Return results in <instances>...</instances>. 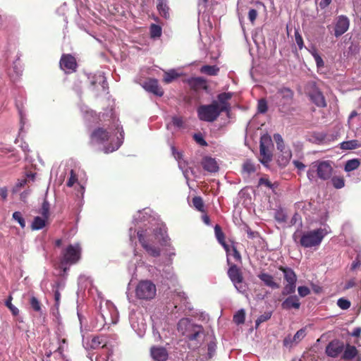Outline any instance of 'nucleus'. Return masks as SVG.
<instances>
[{
  "label": "nucleus",
  "instance_id": "1",
  "mask_svg": "<svg viewBox=\"0 0 361 361\" xmlns=\"http://www.w3.org/2000/svg\"><path fill=\"white\" fill-rule=\"evenodd\" d=\"M123 140V130L117 123L115 129L112 128L104 129L98 128L91 134V142L97 145L104 146L103 151L105 153L113 152L121 145Z\"/></svg>",
  "mask_w": 361,
  "mask_h": 361
},
{
  "label": "nucleus",
  "instance_id": "2",
  "mask_svg": "<svg viewBox=\"0 0 361 361\" xmlns=\"http://www.w3.org/2000/svg\"><path fill=\"white\" fill-rule=\"evenodd\" d=\"M137 236L140 243L145 251L154 257L160 255L161 250L159 247L155 246L156 243L162 244L166 241V231L164 226H157L153 229V233L149 231H139Z\"/></svg>",
  "mask_w": 361,
  "mask_h": 361
},
{
  "label": "nucleus",
  "instance_id": "3",
  "mask_svg": "<svg viewBox=\"0 0 361 361\" xmlns=\"http://www.w3.org/2000/svg\"><path fill=\"white\" fill-rule=\"evenodd\" d=\"M178 329L185 336L191 348H197L202 342L204 334L202 326L192 323L188 318L181 319L178 324Z\"/></svg>",
  "mask_w": 361,
  "mask_h": 361
},
{
  "label": "nucleus",
  "instance_id": "4",
  "mask_svg": "<svg viewBox=\"0 0 361 361\" xmlns=\"http://www.w3.org/2000/svg\"><path fill=\"white\" fill-rule=\"evenodd\" d=\"M328 233L329 231L326 228H319L306 232L302 235L300 243L304 247L318 246Z\"/></svg>",
  "mask_w": 361,
  "mask_h": 361
},
{
  "label": "nucleus",
  "instance_id": "5",
  "mask_svg": "<svg viewBox=\"0 0 361 361\" xmlns=\"http://www.w3.org/2000/svg\"><path fill=\"white\" fill-rule=\"evenodd\" d=\"M200 120L206 122H213L219 116L221 111L219 109L218 102H212L210 104L201 105L197 110Z\"/></svg>",
  "mask_w": 361,
  "mask_h": 361
},
{
  "label": "nucleus",
  "instance_id": "6",
  "mask_svg": "<svg viewBox=\"0 0 361 361\" xmlns=\"http://www.w3.org/2000/svg\"><path fill=\"white\" fill-rule=\"evenodd\" d=\"M100 317L103 319L104 324L109 325L116 324L118 321V312L115 305L106 301L100 305Z\"/></svg>",
  "mask_w": 361,
  "mask_h": 361
},
{
  "label": "nucleus",
  "instance_id": "7",
  "mask_svg": "<svg viewBox=\"0 0 361 361\" xmlns=\"http://www.w3.org/2000/svg\"><path fill=\"white\" fill-rule=\"evenodd\" d=\"M157 293L155 285L150 281L144 280L138 283L135 288L136 297L140 300L153 299Z\"/></svg>",
  "mask_w": 361,
  "mask_h": 361
},
{
  "label": "nucleus",
  "instance_id": "8",
  "mask_svg": "<svg viewBox=\"0 0 361 361\" xmlns=\"http://www.w3.org/2000/svg\"><path fill=\"white\" fill-rule=\"evenodd\" d=\"M81 248L78 243L68 245L63 252V257L61 262V267L63 268L64 271L66 268L63 266L66 264H75L80 257Z\"/></svg>",
  "mask_w": 361,
  "mask_h": 361
},
{
  "label": "nucleus",
  "instance_id": "9",
  "mask_svg": "<svg viewBox=\"0 0 361 361\" xmlns=\"http://www.w3.org/2000/svg\"><path fill=\"white\" fill-rule=\"evenodd\" d=\"M274 139L276 142L277 149L281 152L277 161L281 166L285 167L289 163L292 157L291 151L286 147L281 135L274 134Z\"/></svg>",
  "mask_w": 361,
  "mask_h": 361
},
{
  "label": "nucleus",
  "instance_id": "10",
  "mask_svg": "<svg viewBox=\"0 0 361 361\" xmlns=\"http://www.w3.org/2000/svg\"><path fill=\"white\" fill-rule=\"evenodd\" d=\"M228 276L238 292L243 293L246 291L247 286L243 281L242 272L236 265L231 266L228 270Z\"/></svg>",
  "mask_w": 361,
  "mask_h": 361
},
{
  "label": "nucleus",
  "instance_id": "11",
  "mask_svg": "<svg viewBox=\"0 0 361 361\" xmlns=\"http://www.w3.org/2000/svg\"><path fill=\"white\" fill-rule=\"evenodd\" d=\"M312 168L315 169L318 178L324 180L329 179L333 173V166L329 161H315L312 163Z\"/></svg>",
  "mask_w": 361,
  "mask_h": 361
},
{
  "label": "nucleus",
  "instance_id": "12",
  "mask_svg": "<svg viewBox=\"0 0 361 361\" xmlns=\"http://www.w3.org/2000/svg\"><path fill=\"white\" fill-rule=\"evenodd\" d=\"M271 147L272 140L271 137L268 135H263L260 140V161L264 165L271 160Z\"/></svg>",
  "mask_w": 361,
  "mask_h": 361
},
{
  "label": "nucleus",
  "instance_id": "13",
  "mask_svg": "<svg viewBox=\"0 0 361 361\" xmlns=\"http://www.w3.org/2000/svg\"><path fill=\"white\" fill-rule=\"evenodd\" d=\"M276 99L279 100L277 104L279 107L280 111H286L288 107L291 104L293 92L289 88H281L280 89L276 94Z\"/></svg>",
  "mask_w": 361,
  "mask_h": 361
},
{
  "label": "nucleus",
  "instance_id": "14",
  "mask_svg": "<svg viewBox=\"0 0 361 361\" xmlns=\"http://www.w3.org/2000/svg\"><path fill=\"white\" fill-rule=\"evenodd\" d=\"M311 90H309L308 94L311 100L319 107H325L326 102L325 98L321 91L316 87L314 84L310 85Z\"/></svg>",
  "mask_w": 361,
  "mask_h": 361
},
{
  "label": "nucleus",
  "instance_id": "15",
  "mask_svg": "<svg viewBox=\"0 0 361 361\" xmlns=\"http://www.w3.org/2000/svg\"><path fill=\"white\" fill-rule=\"evenodd\" d=\"M349 25L350 22L346 16H338L335 25V36L338 37L344 34L348 30Z\"/></svg>",
  "mask_w": 361,
  "mask_h": 361
},
{
  "label": "nucleus",
  "instance_id": "16",
  "mask_svg": "<svg viewBox=\"0 0 361 361\" xmlns=\"http://www.w3.org/2000/svg\"><path fill=\"white\" fill-rule=\"evenodd\" d=\"M142 87L147 92H152L157 96L161 97L164 94V91L159 86L158 81L156 79L146 80L143 83Z\"/></svg>",
  "mask_w": 361,
  "mask_h": 361
},
{
  "label": "nucleus",
  "instance_id": "17",
  "mask_svg": "<svg viewBox=\"0 0 361 361\" xmlns=\"http://www.w3.org/2000/svg\"><path fill=\"white\" fill-rule=\"evenodd\" d=\"M75 59L70 54H64L60 61V66L64 71H75L76 68Z\"/></svg>",
  "mask_w": 361,
  "mask_h": 361
},
{
  "label": "nucleus",
  "instance_id": "18",
  "mask_svg": "<svg viewBox=\"0 0 361 361\" xmlns=\"http://www.w3.org/2000/svg\"><path fill=\"white\" fill-rule=\"evenodd\" d=\"M233 94L231 92H224L218 95V107L221 112H228L231 108L228 101L231 99Z\"/></svg>",
  "mask_w": 361,
  "mask_h": 361
},
{
  "label": "nucleus",
  "instance_id": "19",
  "mask_svg": "<svg viewBox=\"0 0 361 361\" xmlns=\"http://www.w3.org/2000/svg\"><path fill=\"white\" fill-rule=\"evenodd\" d=\"M343 349V343L338 341L330 342L326 348V353L331 357H337Z\"/></svg>",
  "mask_w": 361,
  "mask_h": 361
},
{
  "label": "nucleus",
  "instance_id": "20",
  "mask_svg": "<svg viewBox=\"0 0 361 361\" xmlns=\"http://www.w3.org/2000/svg\"><path fill=\"white\" fill-rule=\"evenodd\" d=\"M201 164L203 169L210 173L218 171L219 165L215 159L210 157H205L202 159Z\"/></svg>",
  "mask_w": 361,
  "mask_h": 361
},
{
  "label": "nucleus",
  "instance_id": "21",
  "mask_svg": "<svg viewBox=\"0 0 361 361\" xmlns=\"http://www.w3.org/2000/svg\"><path fill=\"white\" fill-rule=\"evenodd\" d=\"M281 307L284 310H298L300 307L299 298L295 295H290L281 303Z\"/></svg>",
  "mask_w": 361,
  "mask_h": 361
},
{
  "label": "nucleus",
  "instance_id": "22",
  "mask_svg": "<svg viewBox=\"0 0 361 361\" xmlns=\"http://www.w3.org/2000/svg\"><path fill=\"white\" fill-rule=\"evenodd\" d=\"M151 355L156 361H165L168 357L166 350L163 347H152Z\"/></svg>",
  "mask_w": 361,
  "mask_h": 361
},
{
  "label": "nucleus",
  "instance_id": "23",
  "mask_svg": "<svg viewBox=\"0 0 361 361\" xmlns=\"http://www.w3.org/2000/svg\"><path fill=\"white\" fill-rule=\"evenodd\" d=\"M258 278L263 281L264 285L271 288L276 289L279 288V283L274 281V277L267 273H261L258 275Z\"/></svg>",
  "mask_w": 361,
  "mask_h": 361
},
{
  "label": "nucleus",
  "instance_id": "24",
  "mask_svg": "<svg viewBox=\"0 0 361 361\" xmlns=\"http://www.w3.org/2000/svg\"><path fill=\"white\" fill-rule=\"evenodd\" d=\"M279 270L283 273L284 279L287 283H296L297 276L293 269L288 267H280Z\"/></svg>",
  "mask_w": 361,
  "mask_h": 361
},
{
  "label": "nucleus",
  "instance_id": "25",
  "mask_svg": "<svg viewBox=\"0 0 361 361\" xmlns=\"http://www.w3.org/2000/svg\"><path fill=\"white\" fill-rule=\"evenodd\" d=\"M157 7L161 16L165 18H167L169 16V8L167 6L166 0H157Z\"/></svg>",
  "mask_w": 361,
  "mask_h": 361
},
{
  "label": "nucleus",
  "instance_id": "26",
  "mask_svg": "<svg viewBox=\"0 0 361 361\" xmlns=\"http://www.w3.org/2000/svg\"><path fill=\"white\" fill-rule=\"evenodd\" d=\"M180 76L175 70L172 69L164 73L163 81L165 83H170L176 80Z\"/></svg>",
  "mask_w": 361,
  "mask_h": 361
},
{
  "label": "nucleus",
  "instance_id": "27",
  "mask_svg": "<svg viewBox=\"0 0 361 361\" xmlns=\"http://www.w3.org/2000/svg\"><path fill=\"white\" fill-rule=\"evenodd\" d=\"M215 235L218 241L224 246L226 252H228V246L224 242V234L221 231V227L219 225H216L214 227Z\"/></svg>",
  "mask_w": 361,
  "mask_h": 361
},
{
  "label": "nucleus",
  "instance_id": "28",
  "mask_svg": "<svg viewBox=\"0 0 361 361\" xmlns=\"http://www.w3.org/2000/svg\"><path fill=\"white\" fill-rule=\"evenodd\" d=\"M357 353V350L355 346L353 345H348L344 350L343 358L345 360H351Z\"/></svg>",
  "mask_w": 361,
  "mask_h": 361
},
{
  "label": "nucleus",
  "instance_id": "29",
  "mask_svg": "<svg viewBox=\"0 0 361 361\" xmlns=\"http://www.w3.org/2000/svg\"><path fill=\"white\" fill-rule=\"evenodd\" d=\"M47 219L36 216L32 224V230H39L43 228L46 225V220Z\"/></svg>",
  "mask_w": 361,
  "mask_h": 361
},
{
  "label": "nucleus",
  "instance_id": "30",
  "mask_svg": "<svg viewBox=\"0 0 361 361\" xmlns=\"http://www.w3.org/2000/svg\"><path fill=\"white\" fill-rule=\"evenodd\" d=\"M243 171L250 175L256 171V166L252 161L247 160L243 164Z\"/></svg>",
  "mask_w": 361,
  "mask_h": 361
},
{
  "label": "nucleus",
  "instance_id": "31",
  "mask_svg": "<svg viewBox=\"0 0 361 361\" xmlns=\"http://www.w3.org/2000/svg\"><path fill=\"white\" fill-rule=\"evenodd\" d=\"M106 345L105 339L103 336H95L91 340L90 347L92 348H97L100 345L103 348Z\"/></svg>",
  "mask_w": 361,
  "mask_h": 361
},
{
  "label": "nucleus",
  "instance_id": "32",
  "mask_svg": "<svg viewBox=\"0 0 361 361\" xmlns=\"http://www.w3.org/2000/svg\"><path fill=\"white\" fill-rule=\"evenodd\" d=\"M200 71L209 75H215L219 72V68L215 66H204L201 68Z\"/></svg>",
  "mask_w": 361,
  "mask_h": 361
},
{
  "label": "nucleus",
  "instance_id": "33",
  "mask_svg": "<svg viewBox=\"0 0 361 361\" xmlns=\"http://www.w3.org/2000/svg\"><path fill=\"white\" fill-rule=\"evenodd\" d=\"M360 161L357 159L348 160L345 165L346 171H351L357 169L360 166Z\"/></svg>",
  "mask_w": 361,
  "mask_h": 361
},
{
  "label": "nucleus",
  "instance_id": "34",
  "mask_svg": "<svg viewBox=\"0 0 361 361\" xmlns=\"http://www.w3.org/2000/svg\"><path fill=\"white\" fill-rule=\"evenodd\" d=\"M359 147L357 140H353L343 142L341 144V148L343 149H354Z\"/></svg>",
  "mask_w": 361,
  "mask_h": 361
},
{
  "label": "nucleus",
  "instance_id": "35",
  "mask_svg": "<svg viewBox=\"0 0 361 361\" xmlns=\"http://www.w3.org/2000/svg\"><path fill=\"white\" fill-rule=\"evenodd\" d=\"M331 183L336 189H341L345 185V180L342 176H334L331 178Z\"/></svg>",
  "mask_w": 361,
  "mask_h": 361
},
{
  "label": "nucleus",
  "instance_id": "36",
  "mask_svg": "<svg viewBox=\"0 0 361 361\" xmlns=\"http://www.w3.org/2000/svg\"><path fill=\"white\" fill-rule=\"evenodd\" d=\"M245 313L243 310L238 311L233 316V321L237 324H243L245 322Z\"/></svg>",
  "mask_w": 361,
  "mask_h": 361
},
{
  "label": "nucleus",
  "instance_id": "37",
  "mask_svg": "<svg viewBox=\"0 0 361 361\" xmlns=\"http://www.w3.org/2000/svg\"><path fill=\"white\" fill-rule=\"evenodd\" d=\"M295 283H288L283 288L282 295H288L294 293L296 288Z\"/></svg>",
  "mask_w": 361,
  "mask_h": 361
},
{
  "label": "nucleus",
  "instance_id": "38",
  "mask_svg": "<svg viewBox=\"0 0 361 361\" xmlns=\"http://www.w3.org/2000/svg\"><path fill=\"white\" fill-rule=\"evenodd\" d=\"M150 35L152 38L159 37L161 35V27L159 25L152 24L150 26Z\"/></svg>",
  "mask_w": 361,
  "mask_h": 361
},
{
  "label": "nucleus",
  "instance_id": "39",
  "mask_svg": "<svg viewBox=\"0 0 361 361\" xmlns=\"http://www.w3.org/2000/svg\"><path fill=\"white\" fill-rule=\"evenodd\" d=\"M305 329H300L295 333V334L293 337V341H294L295 343H298L305 338Z\"/></svg>",
  "mask_w": 361,
  "mask_h": 361
},
{
  "label": "nucleus",
  "instance_id": "40",
  "mask_svg": "<svg viewBox=\"0 0 361 361\" xmlns=\"http://www.w3.org/2000/svg\"><path fill=\"white\" fill-rule=\"evenodd\" d=\"M192 204H193V206L198 211H200V212L203 211L204 202H203V200H202V197H193V199H192Z\"/></svg>",
  "mask_w": 361,
  "mask_h": 361
},
{
  "label": "nucleus",
  "instance_id": "41",
  "mask_svg": "<svg viewBox=\"0 0 361 361\" xmlns=\"http://www.w3.org/2000/svg\"><path fill=\"white\" fill-rule=\"evenodd\" d=\"M41 214L44 218L48 219L49 215V204L47 200H44L42 203L41 208Z\"/></svg>",
  "mask_w": 361,
  "mask_h": 361
},
{
  "label": "nucleus",
  "instance_id": "42",
  "mask_svg": "<svg viewBox=\"0 0 361 361\" xmlns=\"http://www.w3.org/2000/svg\"><path fill=\"white\" fill-rule=\"evenodd\" d=\"M135 317H135V314H132L130 317V321L132 327L135 330H136V329H139L140 331L144 330L145 329V324L143 322H141L140 325L139 324H136L135 322L134 321Z\"/></svg>",
  "mask_w": 361,
  "mask_h": 361
},
{
  "label": "nucleus",
  "instance_id": "43",
  "mask_svg": "<svg viewBox=\"0 0 361 361\" xmlns=\"http://www.w3.org/2000/svg\"><path fill=\"white\" fill-rule=\"evenodd\" d=\"M337 305L342 310H348L350 307V302L342 298L338 300Z\"/></svg>",
  "mask_w": 361,
  "mask_h": 361
},
{
  "label": "nucleus",
  "instance_id": "44",
  "mask_svg": "<svg viewBox=\"0 0 361 361\" xmlns=\"http://www.w3.org/2000/svg\"><path fill=\"white\" fill-rule=\"evenodd\" d=\"M13 219H15L16 221H17L22 228H25V221L24 219L23 218L21 213L20 212H15L13 214Z\"/></svg>",
  "mask_w": 361,
  "mask_h": 361
},
{
  "label": "nucleus",
  "instance_id": "45",
  "mask_svg": "<svg viewBox=\"0 0 361 361\" xmlns=\"http://www.w3.org/2000/svg\"><path fill=\"white\" fill-rule=\"evenodd\" d=\"M271 316V312H265L264 314L260 315L257 319L256 320V326H259L261 323L266 322L269 319Z\"/></svg>",
  "mask_w": 361,
  "mask_h": 361
},
{
  "label": "nucleus",
  "instance_id": "46",
  "mask_svg": "<svg viewBox=\"0 0 361 361\" xmlns=\"http://www.w3.org/2000/svg\"><path fill=\"white\" fill-rule=\"evenodd\" d=\"M12 297L9 296L8 299L6 301V305L9 308L13 315H17L19 312V310L17 307L11 303Z\"/></svg>",
  "mask_w": 361,
  "mask_h": 361
},
{
  "label": "nucleus",
  "instance_id": "47",
  "mask_svg": "<svg viewBox=\"0 0 361 361\" xmlns=\"http://www.w3.org/2000/svg\"><path fill=\"white\" fill-rule=\"evenodd\" d=\"M30 303V305H31L32 308L34 310H35L37 312H39V311L41 310L40 302H39V300L35 297H32L31 298Z\"/></svg>",
  "mask_w": 361,
  "mask_h": 361
},
{
  "label": "nucleus",
  "instance_id": "48",
  "mask_svg": "<svg viewBox=\"0 0 361 361\" xmlns=\"http://www.w3.org/2000/svg\"><path fill=\"white\" fill-rule=\"evenodd\" d=\"M257 109L258 111L262 114H264L267 111V104L265 99H262L259 100Z\"/></svg>",
  "mask_w": 361,
  "mask_h": 361
},
{
  "label": "nucleus",
  "instance_id": "49",
  "mask_svg": "<svg viewBox=\"0 0 361 361\" xmlns=\"http://www.w3.org/2000/svg\"><path fill=\"white\" fill-rule=\"evenodd\" d=\"M298 294L300 297H305L310 293V290L307 286H299L298 288Z\"/></svg>",
  "mask_w": 361,
  "mask_h": 361
},
{
  "label": "nucleus",
  "instance_id": "50",
  "mask_svg": "<svg viewBox=\"0 0 361 361\" xmlns=\"http://www.w3.org/2000/svg\"><path fill=\"white\" fill-rule=\"evenodd\" d=\"M78 178L76 174L74 173L73 170L71 171V176L67 182V186L72 187L75 183H76Z\"/></svg>",
  "mask_w": 361,
  "mask_h": 361
},
{
  "label": "nucleus",
  "instance_id": "51",
  "mask_svg": "<svg viewBox=\"0 0 361 361\" xmlns=\"http://www.w3.org/2000/svg\"><path fill=\"white\" fill-rule=\"evenodd\" d=\"M295 42L298 44L299 49H302L303 47V39H302V36L300 35V33L298 31H296L295 32Z\"/></svg>",
  "mask_w": 361,
  "mask_h": 361
},
{
  "label": "nucleus",
  "instance_id": "52",
  "mask_svg": "<svg viewBox=\"0 0 361 361\" xmlns=\"http://www.w3.org/2000/svg\"><path fill=\"white\" fill-rule=\"evenodd\" d=\"M173 124L178 127V128H182L183 126V121L181 117L174 116L172 118Z\"/></svg>",
  "mask_w": 361,
  "mask_h": 361
},
{
  "label": "nucleus",
  "instance_id": "53",
  "mask_svg": "<svg viewBox=\"0 0 361 361\" xmlns=\"http://www.w3.org/2000/svg\"><path fill=\"white\" fill-rule=\"evenodd\" d=\"M257 11L255 9H250L248 12V18L251 23H254L257 17Z\"/></svg>",
  "mask_w": 361,
  "mask_h": 361
},
{
  "label": "nucleus",
  "instance_id": "54",
  "mask_svg": "<svg viewBox=\"0 0 361 361\" xmlns=\"http://www.w3.org/2000/svg\"><path fill=\"white\" fill-rule=\"evenodd\" d=\"M193 137L195 140L201 146H206L207 145L201 134H195Z\"/></svg>",
  "mask_w": 361,
  "mask_h": 361
},
{
  "label": "nucleus",
  "instance_id": "55",
  "mask_svg": "<svg viewBox=\"0 0 361 361\" xmlns=\"http://www.w3.org/2000/svg\"><path fill=\"white\" fill-rule=\"evenodd\" d=\"M215 350H216V343L213 341H211L208 344V354H209V357H211L213 355Z\"/></svg>",
  "mask_w": 361,
  "mask_h": 361
},
{
  "label": "nucleus",
  "instance_id": "56",
  "mask_svg": "<svg viewBox=\"0 0 361 361\" xmlns=\"http://www.w3.org/2000/svg\"><path fill=\"white\" fill-rule=\"evenodd\" d=\"M259 185H265L267 186V188H271L273 185L271 184V183L267 178H261L259 180Z\"/></svg>",
  "mask_w": 361,
  "mask_h": 361
},
{
  "label": "nucleus",
  "instance_id": "57",
  "mask_svg": "<svg viewBox=\"0 0 361 361\" xmlns=\"http://www.w3.org/2000/svg\"><path fill=\"white\" fill-rule=\"evenodd\" d=\"M109 357V353H102L97 357L96 361H110Z\"/></svg>",
  "mask_w": 361,
  "mask_h": 361
},
{
  "label": "nucleus",
  "instance_id": "58",
  "mask_svg": "<svg viewBox=\"0 0 361 361\" xmlns=\"http://www.w3.org/2000/svg\"><path fill=\"white\" fill-rule=\"evenodd\" d=\"M27 183L26 179H22L18 181V183L16 185L15 191H18L20 188L23 187Z\"/></svg>",
  "mask_w": 361,
  "mask_h": 361
},
{
  "label": "nucleus",
  "instance_id": "59",
  "mask_svg": "<svg viewBox=\"0 0 361 361\" xmlns=\"http://www.w3.org/2000/svg\"><path fill=\"white\" fill-rule=\"evenodd\" d=\"M294 166L298 169V170H304L305 168V165L304 164H302V162L299 161H297V160H294L293 161Z\"/></svg>",
  "mask_w": 361,
  "mask_h": 361
},
{
  "label": "nucleus",
  "instance_id": "60",
  "mask_svg": "<svg viewBox=\"0 0 361 361\" xmlns=\"http://www.w3.org/2000/svg\"><path fill=\"white\" fill-rule=\"evenodd\" d=\"M193 82L195 85L200 86H205V80L202 78H197L193 80Z\"/></svg>",
  "mask_w": 361,
  "mask_h": 361
},
{
  "label": "nucleus",
  "instance_id": "61",
  "mask_svg": "<svg viewBox=\"0 0 361 361\" xmlns=\"http://www.w3.org/2000/svg\"><path fill=\"white\" fill-rule=\"evenodd\" d=\"M8 195V190L6 188H0V196L4 200H6Z\"/></svg>",
  "mask_w": 361,
  "mask_h": 361
},
{
  "label": "nucleus",
  "instance_id": "62",
  "mask_svg": "<svg viewBox=\"0 0 361 361\" xmlns=\"http://www.w3.org/2000/svg\"><path fill=\"white\" fill-rule=\"evenodd\" d=\"M187 297L185 293H178L176 295V300H180V301H186Z\"/></svg>",
  "mask_w": 361,
  "mask_h": 361
},
{
  "label": "nucleus",
  "instance_id": "63",
  "mask_svg": "<svg viewBox=\"0 0 361 361\" xmlns=\"http://www.w3.org/2000/svg\"><path fill=\"white\" fill-rule=\"evenodd\" d=\"M276 219L279 222H285L286 221V216L283 214L279 213L276 214Z\"/></svg>",
  "mask_w": 361,
  "mask_h": 361
},
{
  "label": "nucleus",
  "instance_id": "64",
  "mask_svg": "<svg viewBox=\"0 0 361 361\" xmlns=\"http://www.w3.org/2000/svg\"><path fill=\"white\" fill-rule=\"evenodd\" d=\"M232 255L236 260L240 259V255L235 247H233L232 249Z\"/></svg>",
  "mask_w": 361,
  "mask_h": 361
}]
</instances>
